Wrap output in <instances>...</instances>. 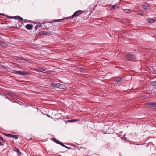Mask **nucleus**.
I'll return each mask as SVG.
<instances>
[{"label":"nucleus","instance_id":"16","mask_svg":"<svg viewBox=\"0 0 156 156\" xmlns=\"http://www.w3.org/2000/svg\"><path fill=\"white\" fill-rule=\"evenodd\" d=\"M14 151H15L17 152L18 153L19 155H20L22 154L20 151L19 150V149L16 147L15 148Z\"/></svg>","mask_w":156,"mask_h":156},{"label":"nucleus","instance_id":"39","mask_svg":"<svg viewBox=\"0 0 156 156\" xmlns=\"http://www.w3.org/2000/svg\"><path fill=\"white\" fill-rule=\"evenodd\" d=\"M3 144H2V143L1 142V141H0V146L1 145H2Z\"/></svg>","mask_w":156,"mask_h":156},{"label":"nucleus","instance_id":"2","mask_svg":"<svg viewBox=\"0 0 156 156\" xmlns=\"http://www.w3.org/2000/svg\"><path fill=\"white\" fill-rule=\"evenodd\" d=\"M12 73L15 74H19L22 75H30V73H29L23 71H16V70H12Z\"/></svg>","mask_w":156,"mask_h":156},{"label":"nucleus","instance_id":"38","mask_svg":"<svg viewBox=\"0 0 156 156\" xmlns=\"http://www.w3.org/2000/svg\"><path fill=\"white\" fill-rule=\"evenodd\" d=\"M41 27V24H39L38 25V27Z\"/></svg>","mask_w":156,"mask_h":156},{"label":"nucleus","instance_id":"41","mask_svg":"<svg viewBox=\"0 0 156 156\" xmlns=\"http://www.w3.org/2000/svg\"><path fill=\"white\" fill-rule=\"evenodd\" d=\"M5 97L6 98H7V99H9V100L11 101L10 100L9 98H8L6 96H5Z\"/></svg>","mask_w":156,"mask_h":156},{"label":"nucleus","instance_id":"18","mask_svg":"<svg viewBox=\"0 0 156 156\" xmlns=\"http://www.w3.org/2000/svg\"><path fill=\"white\" fill-rule=\"evenodd\" d=\"M154 21V20L152 19H148L147 22L149 23H153Z\"/></svg>","mask_w":156,"mask_h":156},{"label":"nucleus","instance_id":"3","mask_svg":"<svg viewBox=\"0 0 156 156\" xmlns=\"http://www.w3.org/2000/svg\"><path fill=\"white\" fill-rule=\"evenodd\" d=\"M83 12H81V11L79 10H78L77 11H76L71 16H69V17H66V18H64L62 19V20H64L65 19H70L71 17L73 18L75 17L76 16H78L79 14H81Z\"/></svg>","mask_w":156,"mask_h":156},{"label":"nucleus","instance_id":"25","mask_svg":"<svg viewBox=\"0 0 156 156\" xmlns=\"http://www.w3.org/2000/svg\"><path fill=\"white\" fill-rule=\"evenodd\" d=\"M80 70L81 72L85 73V70L83 68H81L80 69Z\"/></svg>","mask_w":156,"mask_h":156},{"label":"nucleus","instance_id":"37","mask_svg":"<svg viewBox=\"0 0 156 156\" xmlns=\"http://www.w3.org/2000/svg\"><path fill=\"white\" fill-rule=\"evenodd\" d=\"M80 147V148H82V149H85V148H84V147Z\"/></svg>","mask_w":156,"mask_h":156},{"label":"nucleus","instance_id":"44","mask_svg":"<svg viewBox=\"0 0 156 156\" xmlns=\"http://www.w3.org/2000/svg\"><path fill=\"white\" fill-rule=\"evenodd\" d=\"M67 151V150H65V151H62V152H65V151Z\"/></svg>","mask_w":156,"mask_h":156},{"label":"nucleus","instance_id":"10","mask_svg":"<svg viewBox=\"0 0 156 156\" xmlns=\"http://www.w3.org/2000/svg\"><path fill=\"white\" fill-rule=\"evenodd\" d=\"M58 88L64 89L65 88V86L64 85L59 83Z\"/></svg>","mask_w":156,"mask_h":156},{"label":"nucleus","instance_id":"22","mask_svg":"<svg viewBox=\"0 0 156 156\" xmlns=\"http://www.w3.org/2000/svg\"><path fill=\"white\" fill-rule=\"evenodd\" d=\"M19 59V60H23V61H28L26 59H25V58H23V57H20Z\"/></svg>","mask_w":156,"mask_h":156},{"label":"nucleus","instance_id":"26","mask_svg":"<svg viewBox=\"0 0 156 156\" xmlns=\"http://www.w3.org/2000/svg\"><path fill=\"white\" fill-rule=\"evenodd\" d=\"M19 19L20 20V21L22 23V22L24 20L23 18L22 17H20V16H19Z\"/></svg>","mask_w":156,"mask_h":156},{"label":"nucleus","instance_id":"5","mask_svg":"<svg viewBox=\"0 0 156 156\" xmlns=\"http://www.w3.org/2000/svg\"><path fill=\"white\" fill-rule=\"evenodd\" d=\"M39 71L40 72H43L46 74H49L50 71L46 69H43V68H40Z\"/></svg>","mask_w":156,"mask_h":156},{"label":"nucleus","instance_id":"27","mask_svg":"<svg viewBox=\"0 0 156 156\" xmlns=\"http://www.w3.org/2000/svg\"><path fill=\"white\" fill-rule=\"evenodd\" d=\"M112 7L114 9H115L116 7L118 8V7L116 5H113L112 6Z\"/></svg>","mask_w":156,"mask_h":156},{"label":"nucleus","instance_id":"33","mask_svg":"<svg viewBox=\"0 0 156 156\" xmlns=\"http://www.w3.org/2000/svg\"><path fill=\"white\" fill-rule=\"evenodd\" d=\"M68 149H72L71 147H64Z\"/></svg>","mask_w":156,"mask_h":156},{"label":"nucleus","instance_id":"35","mask_svg":"<svg viewBox=\"0 0 156 156\" xmlns=\"http://www.w3.org/2000/svg\"><path fill=\"white\" fill-rule=\"evenodd\" d=\"M77 119H73V120H71V121L72 122H74L76 121H77Z\"/></svg>","mask_w":156,"mask_h":156},{"label":"nucleus","instance_id":"30","mask_svg":"<svg viewBox=\"0 0 156 156\" xmlns=\"http://www.w3.org/2000/svg\"><path fill=\"white\" fill-rule=\"evenodd\" d=\"M122 139H124L125 140H126V135H124L122 138Z\"/></svg>","mask_w":156,"mask_h":156},{"label":"nucleus","instance_id":"43","mask_svg":"<svg viewBox=\"0 0 156 156\" xmlns=\"http://www.w3.org/2000/svg\"><path fill=\"white\" fill-rule=\"evenodd\" d=\"M4 13H2V14H1V15H2V16H4Z\"/></svg>","mask_w":156,"mask_h":156},{"label":"nucleus","instance_id":"9","mask_svg":"<svg viewBox=\"0 0 156 156\" xmlns=\"http://www.w3.org/2000/svg\"><path fill=\"white\" fill-rule=\"evenodd\" d=\"M8 95L12 97H17V95L14 93H9L8 94Z\"/></svg>","mask_w":156,"mask_h":156},{"label":"nucleus","instance_id":"46","mask_svg":"<svg viewBox=\"0 0 156 156\" xmlns=\"http://www.w3.org/2000/svg\"><path fill=\"white\" fill-rule=\"evenodd\" d=\"M78 150H80V149L79 148H78Z\"/></svg>","mask_w":156,"mask_h":156},{"label":"nucleus","instance_id":"19","mask_svg":"<svg viewBox=\"0 0 156 156\" xmlns=\"http://www.w3.org/2000/svg\"><path fill=\"white\" fill-rule=\"evenodd\" d=\"M0 67L2 68L5 69H8V67L7 66H4L2 65H1V66Z\"/></svg>","mask_w":156,"mask_h":156},{"label":"nucleus","instance_id":"4","mask_svg":"<svg viewBox=\"0 0 156 156\" xmlns=\"http://www.w3.org/2000/svg\"><path fill=\"white\" fill-rule=\"evenodd\" d=\"M51 140L54 142H55L58 144H59L62 146H66V145H65L62 142L57 140V139L55 138H51Z\"/></svg>","mask_w":156,"mask_h":156},{"label":"nucleus","instance_id":"49","mask_svg":"<svg viewBox=\"0 0 156 156\" xmlns=\"http://www.w3.org/2000/svg\"><path fill=\"white\" fill-rule=\"evenodd\" d=\"M123 79H122L121 80H123Z\"/></svg>","mask_w":156,"mask_h":156},{"label":"nucleus","instance_id":"14","mask_svg":"<svg viewBox=\"0 0 156 156\" xmlns=\"http://www.w3.org/2000/svg\"><path fill=\"white\" fill-rule=\"evenodd\" d=\"M14 151H15L17 152L18 153L19 155H20L22 154L20 151L19 150V149L16 147L15 148Z\"/></svg>","mask_w":156,"mask_h":156},{"label":"nucleus","instance_id":"24","mask_svg":"<svg viewBox=\"0 0 156 156\" xmlns=\"http://www.w3.org/2000/svg\"><path fill=\"white\" fill-rule=\"evenodd\" d=\"M122 79H123V77L120 78L119 77L117 78V79H116L115 81L116 82H119L120 80H121Z\"/></svg>","mask_w":156,"mask_h":156},{"label":"nucleus","instance_id":"23","mask_svg":"<svg viewBox=\"0 0 156 156\" xmlns=\"http://www.w3.org/2000/svg\"><path fill=\"white\" fill-rule=\"evenodd\" d=\"M5 43L2 41H0V45H2V46H5Z\"/></svg>","mask_w":156,"mask_h":156},{"label":"nucleus","instance_id":"7","mask_svg":"<svg viewBox=\"0 0 156 156\" xmlns=\"http://www.w3.org/2000/svg\"><path fill=\"white\" fill-rule=\"evenodd\" d=\"M33 27V25L32 24H28L26 26V28L28 30H31Z\"/></svg>","mask_w":156,"mask_h":156},{"label":"nucleus","instance_id":"31","mask_svg":"<svg viewBox=\"0 0 156 156\" xmlns=\"http://www.w3.org/2000/svg\"><path fill=\"white\" fill-rule=\"evenodd\" d=\"M38 27V24L35 27V29L36 30Z\"/></svg>","mask_w":156,"mask_h":156},{"label":"nucleus","instance_id":"17","mask_svg":"<svg viewBox=\"0 0 156 156\" xmlns=\"http://www.w3.org/2000/svg\"><path fill=\"white\" fill-rule=\"evenodd\" d=\"M151 85L156 88V81H153L151 82Z\"/></svg>","mask_w":156,"mask_h":156},{"label":"nucleus","instance_id":"8","mask_svg":"<svg viewBox=\"0 0 156 156\" xmlns=\"http://www.w3.org/2000/svg\"><path fill=\"white\" fill-rule=\"evenodd\" d=\"M50 33L49 32H48L44 31H43L40 32V34L41 35H48Z\"/></svg>","mask_w":156,"mask_h":156},{"label":"nucleus","instance_id":"48","mask_svg":"<svg viewBox=\"0 0 156 156\" xmlns=\"http://www.w3.org/2000/svg\"><path fill=\"white\" fill-rule=\"evenodd\" d=\"M24 62V61H23V62Z\"/></svg>","mask_w":156,"mask_h":156},{"label":"nucleus","instance_id":"36","mask_svg":"<svg viewBox=\"0 0 156 156\" xmlns=\"http://www.w3.org/2000/svg\"><path fill=\"white\" fill-rule=\"evenodd\" d=\"M143 11H140V14H142L143 13Z\"/></svg>","mask_w":156,"mask_h":156},{"label":"nucleus","instance_id":"15","mask_svg":"<svg viewBox=\"0 0 156 156\" xmlns=\"http://www.w3.org/2000/svg\"><path fill=\"white\" fill-rule=\"evenodd\" d=\"M14 151H15L17 152L18 153L19 155H20L22 154L20 151L19 150V149L16 147L15 148Z\"/></svg>","mask_w":156,"mask_h":156},{"label":"nucleus","instance_id":"34","mask_svg":"<svg viewBox=\"0 0 156 156\" xmlns=\"http://www.w3.org/2000/svg\"><path fill=\"white\" fill-rule=\"evenodd\" d=\"M8 17L12 19H14V16H8Z\"/></svg>","mask_w":156,"mask_h":156},{"label":"nucleus","instance_id":"45","mask_svg":"<svg viewBox=\"0 0 156 156\" xmlns=\"http://www.w3.org/2000/svg\"><path fill=\"white\" fill-rule=\"evenodd\" d=\"M68 122H71V120H68Z\"/></svg>","mask_w":156,"mask_h":156},{"label":"nucleus","instance_id":"13","mask_svg":"<svg viewBox=\"0 0 156 156\" xmlns=\"http://www.w3.org/2000/svg\"><path fill=\"white\" fill-rule=\"evenodd\" d=\"M148 104L151 107H154V106L155 103L150 102L148 103Z\"/></svg>","mask_w":156,"mask_h":156},{"label":"nucleus","instance_id":"32","mask_svg":"<svg viewBox=\"0 0 156 156\" xmlns=\"http://www.w3.org/2000/svg\"><path fill=\"white\" fill-rule=\"evenodd\" d=\"M61 20H55L54 21V22H60Z\"/></svg>","mask_w":156,"mask_h":156},{"label":"nucleus","instance_id":"47","mask_svg":"<svg viewBox=\"0 0 156 156\" xmlns=\"http://www.w3.org/2000/svg\"><path fill=\"white\" fill-rule=\"evenodd\" d=\"M14 102H15V103H16V102H17V101H14Z\"/></svg>","mask_w":156,"mask_h":156},{"label":"nucleus","instance_id":"40","mask_svg":"<svg viewBox=\"0 0 156 156\" xmlns=\"http://www.w3.org/2000/svg\"><path fill=\"white\" fill-rule=\"evenodd\" d=\"M150 143H149V144H148V145H147V147H148L149 146V145H150Z\"/></svg>","mask_w":156,"mask_h":156},{"label":"nucleus","instance_id":"29","mask_svg":"<svg viewBox=\"0 0 156 156\" xmlns=\"http://www.w3.org/2000/svg\"><path fill=\"white\" fill-rule=\"evenodd\" d=\"M0 140H2V142H4L5 140L3 139V138L2 136H0Z\"/></svg>","mask_w":156,"mask_h":156},{"label":"nucleus","instance_id":"20","mask_svg":"<svg viewBox=\"0 0 156 156\" xmlns=\"http://www.w3.org/2000/svg\"><path fill=\"white\" fill-rule=\"evenodd\" d=\"M124 12L126 13H129L131 12V11L129 9H124Z\"/></svg>","mask_w":156,"mask_h":156},{"label":"nucleus","instance_id":"1","mask_svg":"<svg viewBox=\"0 0 156 156\" xmlns=\"http://www.w3.org/2000/svg\"><path fill=\"white\" fill-rule=\"evenodd\" d=\"M136 56L134 54H128L125 55V59L130 61H132L133 60L136 59Z\"/></svg>","mask_w":156,"mask_h":156},{"label":"nucleus","instance_id":"6","mask_svg":"<svg viewBox=\"0 0 156 156\" xmlns=\"http://www.w3.org/2000/svg\"><path fill=\"white\" fill-rule=\"evenodd\" d=\"M5 135L11 138H14L16 139H17L18 138L17 135H14L11 134H6Z\"/></svg>","mask_w":156,"mask_h":156},{"label":"nucleus","instance_id":"21","mask_svg":"<svg viewBox=\"0 0 156 156\" xmlns=\"http://www.w3.org/2000/svg\"><path fill=\"white\" fill-rule=\"evenodd\" d=\"M75 144H76V143H70L69 144L65 143V144H66L71 146H74V147L76 146V145Z\"/></svg>","mask_w":156,"mask_h":156},{"label":"nucleus","instance_id":"28","mask_svg":"<svg viewBox=\"0 0 156 156\" xmlns=\"http://www.w3.org/2000/svg\"><path fill=\"white\" fill-rule=\"evenodd\" d=\"M19 16H14V19H15L16 20H17L18 19H19Z\"/></svg>","mask_w":156,"mask_h":156},{"label":"nucleus","instance_id":"42","mask_svg":"<svg viewBox=\"0 0 156 156\" xmlns=\"http://www.w3.org/2000/svg\"><path fill=\"white\" fill-rule=\"evenodd\" d=\"M154 107H156V103H155L154 106Z\"/></svg>","mask_w":156,"mask_h":156},{"label":"nucleus","instance_id":"11","mask_svg":"<svg viewBox=\"0 0 156 156\" xmlns=\"http://www.w3.org/2000/svg\"><path fill=\"white\" fill-rule=\"evenodd\" d=\"M142 7L144 9H147L149 8V6L146 4L142 5Z\"/></svg>","mask_w":156,"mask_h":156},{"label":"nucleus","instance_id":"12","mask_svg":"<svg viewBox=\"0 0 156 156\" xmlns=\"http://www.w3.org/2000/svg\"><path fill=\"white\" fill-rule=\"evenodd\" d=\"M58 84L59 83H52L51 85L52 86L54 87H55L56 88H58Z\"/></svg>","mask_w":156,"mask_h":156},{"label":"nucleus","instance_id":"50","mask_svg":"<svg viewBox=\"0 0 156 156\" xmlns=\"http://www.w3.org/2000/svg\"><path fill=\"white\" fill-rule=\"evenodd\" d=\"M1 53L0 52V55H1Z\"/></svg>","mask_w":156,"mask_h":156}]
</instances>
